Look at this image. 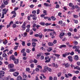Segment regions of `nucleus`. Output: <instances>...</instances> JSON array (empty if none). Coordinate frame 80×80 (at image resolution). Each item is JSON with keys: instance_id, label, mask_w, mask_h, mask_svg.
<instances>
[{"instance_id": "9d476101", "label": "nucleus", "mask_w": 80, "mask_h": 80, "mask_svg": "<svg viewBox=\"0 0 80 80\" xmlns=\"http://www.w3.org/2000/svg\"><path fill=\"white\" fill-rule=\"evenodd\" d=\"M13 75L14 77H17L19 75V72H15L13 74Z\"/></svg>"}, {"instance_id": "338daca9", "label": "nucleus", "mask_w": 80, "mask_h": 80, "mask_svg": "<svg viewBox=\"0 0 80 80\" xmlns=\"http://www.w3.org/2000/svg\"><path fill=\"white\" fill-rule=\"evenodd\" d=\"M14 56H15L16 57H17V56L18 55V54H17V52H15L14 53Z\"/></svg>"}, {"instance_id": "09e8293b", "label": "nucleus", "mask_w": 80, "mask_h": 80, "mask_svg": "<svg viewBox=\"0 0 80 80\" xmlns=\"http://www.w3.org/2000/svg\"><path fill=\"white\" fill-rule=\"evenodd\" d=\"M26 32H30V29H29V28H27V29L26 30Z\"/></svg>"}, {"instance_id": "dca6fc26", "label": "nucleus", "mask_w": 80, "mask_h": 80, "mask_svg": "<svg viewBox=\"0 0 80 80\" xmlns=\"http://www.w3.org/2000/svg\"><path fill=\"white\" fill-rule=\"evenodd\" d=\"M66 47H67L66 45H62L60 46L59 48H66Z\"/></svg>"}, {"instance_id": "9b49d317", "label": "nucleus", "mask_w": 80, "mask_h": 80, "mask_svg": "<svg viewBox=\"0 0 80 80\" xmlns=\"http://www.w3.org/2000/svg\"><path fill=\"white\" fill-rule=\"evenodd\" d=\"M70 55V53L68 52H66L65 54H62V57H65L66 56Z\"/></svg>"}, {"instance_id": "2eb2a0df", "label": "nucleus", "mask_w": 80, "mask_h": 80, "mask_svg": "<svg viewBox=\"0 0 80 80\" xmlns=\"http://www.w3.org/2000/svg\"><path fill=\"white\" fill-rule=\"evenodd\" d=\"M41 57V53H39L37 55L36 57L37 59H38V58H40Z\"/></svg>"}, {"instance_id": "f3484780", "label": "nucleus", "mask_w": 80, "mask_h": 80, "mask_svg": "<svg viewBox=\"0 0 80 80\" xmlns=\"http://www.w3.org/2000/svg\"><path fill=\"white\" fill-rule=\"evenodd\" d=\"M7 13V10L5 11V12H4L3 14H2V16L1 17V18H4V14H5V15Z\"/></svg>"}, {"instance_id": "6e6d98bb", "label": "nucleus", "mask_w": 80, "mask_h": 80, "mask_svg": "<svg viewBox=\"0 0 80 80\" xmlns=\"http://www.w3.org/2000/svg\"><path fill=\"white\" fill-rule=\"evenodd\" d=\"M56 8H58L59 7H60V6L58 4H57L56 5Z\"/></svg>"}, {"instance_id": "e2e57ef3", "label": "nucleus", "mask_w": 80, "mask_h": 80, "mask_svg": "<svg viewBox=\"0 0 80 80\" xmlns=\"http://www.w3.org/2000/svg\"><path fill=\"white\" fill-rule=\"evenodd\" d=\"M76 78H77V77H76V76H74L72 78V80H75L76 79Z\"/></svg>"}, {"instance_id": "c9c22d12", "label": "nucleus", "mask_w": 80, "mask_h": 80, "mask_svg": "<svg viewBox=\"0 0 80 80\" xmlns=\"http://www.w3.org/2000/svg\"><path fill=\"white\" fill-rule=\"evenodd\" d=\"M27 32H25L24 33V37H26L27 36Z\"/></svg>"}, {"instance_id": "680f3d73", "label": "nucleus", "mask_w": 80, "mask_h": 80, "mask_svg": "<svg viewBox=\"0 0 80 80\" xmlns=\"http://www.w3.org/2000/svg\"><path fill=\"white\" fill-rule=\"evenodd\" d=\"M72 5H73V3H70L69 4V7H72Z\"/></svg>"}, {"instance_id": "052dcab7", "label": "nucleus", "mask_w": 80, "mask_h": 80, "mask_svg": "<svg viewBox=\"0 0 80 80\" xmlns=\"http://www.w3.org/2000/svg\"><path fill=\"white\" fill-rule=\"evenodd\" d=\"M40 27V26L39 25H37L36 26V27L37 28V29H39V27Z\"/></svg>"}, {"instance_id": "69168bd1", "label": "nucleus", "mask_w": 80, "mask_h": 80, "mask_svg": "<svg viewBox=\"0 0 80 80\" xmlns=\"http://www.w3.org/2000/svg\"><path fill=\"white\" fill-rule=\"evenodd\" d=\"M40 17L43 18L44 17H45V14H41L40 15Z\"/></svg>"}, {"instance_id": "4be33fe9", "label": "nucleus", "mask_w": 80, "mask_h": 80, "mask_svg": "<svg viewBox=\"0 0 80 80\" xmlns=\"http://www.w3.org/2000/svg\"><path fill=\"white\" fill-rule=\"evenodd\" d=\"M3 44H4V45H6L7 43H8V41H7V39H6L5 41H3Z\"/></svg>"}, {"instance_id": "cd10ccee", "label": "nucleus", "mask_w": 80, "mask_h": 80, "mask_svg": "<svg viewBox=\"0 0 80 80\" xmlns=\"http://www.w3.org/2000/svg\"><path fill=\"white\" fill-rule=\"evenodd\" d=\"M12 53H13V51L11 50L9 51V52L7 54L8 55H10V54H12Z\"/></svg>"}, {"instance_id": "79ce46f5", "label": "nucleus", "mask_w": 80, "mask_h": 80, "mask_svg": "<svg viewBox=\"0 0 80 80\" xmlns=\"http://www.w3.org/2000/svg\"><path fill=\"white\" fill-rule=\"evenodd\" d=\"M29 16H30V17H33L34 16H37V15H36V14H34L33 15L30 14Z\"/></svg>"}, {"instance_id": "f257e3e1", "label": "nucleus", "mask_w": 80, "mask_h": 80, "mask_svg": "<svg viewBox=\"0 0 80 80\" xmlns=\"http://www.w3.org/2000/svg\"><path fill=\"white\" fill-rule=\"evenodd\" d=\"M10 58H11L14 61V63L15 65H18V64L19 62V60L18 59L15 58V56L13 55H12L10 57Z\"/></svg>"}, {"instance_id": "864d4df0", "label": "nucleus", "mask_w": 80, "mask_h": 80, "mask_svg": "<svg viewBox=\"0 0 80 80\" xmlns=\"http://www.w3.org/2000/svg\"><path fill=\"white\" fill-rule=\"evenodd\" d=\"M3 57H7V54L6 53H3L2 55Z\"/></svg>"}, {"instance_id": "473e14b6", "label": "nucleus", "mask_w": 80, "mask_h": 80, "mask_svg": "<svg viewBox=\"0 0 80 80\" xmlns=\"http://www.w3.org/2000/svg\"><path fill=\"white\" fill-rule=\"evenodd\" d=\"M60 35L61 37H63L65 35V33L64 32H61L60 33Z\"/></svg>"}, {"instance_id": "a19ab883", "label": "nucleus", "mask_w": 80, "mask_h": 80, "mask_svg": "<svg viewBox=\"0 0 80 80\" xmlns=\"http://www.w3.org/2000/svg\"><path fill=\"white\" fill-rule=\"evenodd\" d=\"M37 41H38V40L36 39H32V42H37Z\"/></svg>"}, {"instance_id": "f8f14e48", "label": "nucleus", "mask_w": 80, "mask_h": 80, "mask_svg": "<svg viewBox=\"0 0 80 80\" xmlns=\"http://www.w3.org/2000/svg\"><path fill=\"white\" fill-rule=\"evenodd\" d=\"M3 2L4 5H7L8 4V1L7 0H3Z\"/></svg>"}, {"instance_id": "aec40b11", "label": "nucleus", "mask_w": 80, "mask_h": 80, "mask_svg": "<svg viewBox=\"0 0 80 80\" xmlns=\"http://www.w3.org/2000/svg\"><path fill=\"white\" fill-rule=\"evenodd\" d=\"M48 44L49 46H53V43L52 42H48Z\"/></svg>"}, {"instance_id": "a211bd4d", "label": "nucleus", "mask_w": 80, "mask_h": 80, "mask_svg": "<svg viewBox=\"0 0 80 80\" xmlns=\"http://www.w3.org/2000/svg\"><path fill=\"white\" fill-rule=\"evenodd\" d=\"M70 65L69 64L67 63L65 65V68H68L70 67Z\"/></svg>"}, {"instance_id": "f704fd0d", "label": "nucleus", "mask_w": 80, "mask_h": 80, "mask_svg": "<svg viewBox=\"0 0 80 80\" xmlns=\"http://www.w3.org/2000/svg\"><path fill=\"white\" fill-rule=\"evenodd\" d=\"M67 35L68 36H69V37H70L72 36V33L70 32H68L67 33Z\"/></svg>"}, {"instance_id": "c756f323", "label": "nucleus", "mask_w": 80, "mask_h": 80, "mask_svg": "<svg viewBox=\"0 0 80 80\" xmlns=\"http://www.w3.org/2000/svg\"><path fill=\"white\" fill-rule=\"evenodd\" d=\"M39 37L40 38H42V37H43V34H42V33H41V34H39Z\"/></svg>"}, {"instance_id": "c85d7f7f", "label": "nucleus", "mask_w": 80, "mask_h": 80, "mask_svg": "<svg viewBox=\"0 0 80 80\" xmlns=\"http://www.w3.org/2000/svg\"><path fill=\"white\" fill-rule=\"evenodd\" d=\"M46 42H44L42 43V47H46Z\"/></svg>"}, {"instance_id": "603ef678", "label": "nucleus", "mask_w": 80, "mask_h": 80, "mask_svg": "<svg viewBox=\"0 0 80 80\" xmlns=\"http://www.w3.org/2000/svg\"><path fill=\"white\" fill-rule=\"evenodd\" d=\"M71 55H74V52H72L71 53L68 52Z\"/></svg>"}, {"instance_id": "e433bc0d", "label": "nucleus", "mask_w": 80, "mask_h": 80, "mask_svg": "<svg viewBox=\"0 0 80 80\" xmlns=\"http://www.w3.org/2000/svg\"><path fill=\"white\" fill-rule=\"evenodd\" d=\"M16 27H17V25H16L15 24H14L12 25V27L13 28H16Z\"/></svg>"}, {"instance_id": "de8ad7c7", "label": "nucleus", "mask_w": 80, "mask_h": 80, "mask_svg": "<svg viewBox=\"0 0 80 80\" xmlns=\"http://www.w3.org/2000/svg\"><path fill=\"white\" fill-rule=\"evenodd\" d=\"M38 68H40V69H42V66H41L39 65H38L37 66Z\"/></svg>"}, {"instance_id": "7c9ffc66", "label": "nucleus", "mask_w": 80, "mask_h": 80, "mask_svg": "<svg viewBox=\"0 0 80 80\" xmlns=\"http://www.w3.org/2000/svg\"><path fill=\"white\" fill-rule=\"evenodd\" d=\"M51 18H52V20H53V21H55V20H56V18L54 17L53 16L51 17Z\"/></svg>"}, {"instance_id": "393cba45", "label": "nucleus", "mask_w": 80, "mask_h": 80, "mask_svg": "<svg viewBox=\"0 0 80 80\" xmlns=\"http://www.w3.org/2000/svg\"><path fill=\"white\" fill-rule=\"evenodd\" d=\"M43 13H44L45 15H47V11L46 10H44L43 11Z\"/></svg>"}, {"instance_id": "4c0bfd02", "label": "nucleus", "mask_w": 80, "mask_h": 80, "mask_svg": "<svg viewBox=\"0 0 80 80\" xmlns=\"http://www.w3.org/2000/svg\"><path fill=\"white\" fill-rule=\"evenodd\" d=\"M22 46H25V42L22 41Z\"/></svg>"}, {"instance_id": "ddd939ff", "label": "nucleus", "mask_w": 80, "mask_h": 80, "mask_svg": "<svg viewBox=\"0 0 80 80\" xmlns=\"http://www.w3.org/2000/svg\"><path fill=\"white\" fill-rule=\"evenodd\" d=\"M21 53H23V57H25L26 56L27 54L26 53V52H25V51L24 50H22L21 51Z\"/></svg>"}, {"instance_id": "49530a36", "label": "nucleus", "mask_w": 80, "mask_h": 80, "mask_svg": "<svg viewBox=\"0 0 80 80\" xmlns=\"http://www.w3.org/2000/svg\"><path fill=\"white\" fill-rule=\"evenodd\" d=\"M37 12L36 11V10H34L33 11H32V13H33L34 14H35Z\"/></svg>"}, {"instance_id": "4468645a", "label": "nucleus", "mask_w": 80, "mask_h": 80, "mask_svg": "<svg viewBox=\"0 0 80 80\" xmlns=\"http://www.w3.org/2000/svg\"><path fill=\"white\" fill-rule=\"evenodd\" d=\"M74 58L75 60L77 61L78 60V55H76L75 56V57H74Z\"/></svg>"}, {"instance_id": "2f4dec72", "label": "nucleus", "mask_w": 80, "mask_h": 80, "mask_svg": "<svg viewBox=\"0 0 80 80\" xmlns=\"http://www.w3.org/2000/svg\"><path fill=\"white\" fill-rule=\"evenodd\" d=\"M22 75H23V77L24 78H27V75L25 74L24 72H23L22 73Z\"/></svg>"}, {"instance_id": "0e129e2a", "label": "nucleus", "mask_w": 80, "mask_h": 80, "mask_svg": "<svg viewBox=\"0 0 80 80\" xmlns=\"http://www.w3.org/2000/svg\"><path fill=\"white\" fill-rule=\"evenodd\" d=\"M39 12H40V10L39 9H38L37 10V15H38V14L39 13Z\"/></svg>"}, {"instance_id": "3c124183", "label": "nucleus", "mask_w": 80, "mask_h": 80, "mask_svg": "<svg viewBox=\"0 0 80 80\" xmlns=\"http://www.w3.org/2000/svg\"><path fill=\"white\" fill-rule=\"evenodd\" d=\"M26 71L27 72H29L30 71V68H27L26 69Z\"/></svg>"}, {"instance_id": "1a4fd4ad", "label": "nucleus", "mask_w": 80, "mask_h": 80, "mask_svg": "<svg viewBox=\"0 0 80 80\" xmlns=\"http://www.w3.org/2000/svg\"><path fill=\"white\" fill-rule=\"evenodd\" d=\"M44 68L45 69H47V70H48V71L49 72H52V69H51V68H48V66H45Z\"/></svg>"}, {"instance_id": "20e7f679", "label": "nucleus", "mask_w": 80, "mask_h": 80, "mask_svg": "<svg viewBox=\"0 0 80 80\" xmlns=\"http://www.w3.org/2000/svg\"><path fill=\"white\" fill-rule=\"evenodd\" d=\"M45 60H46L45 61V63H49L50 62V60H51V58H49V56H47L45 58Z\"/></svg>"}, {"instance_id": "774afa93", "label": "nucleus", "mask_w": 80, "mask_h": 80, "mask_svg": "<svg viewBox=\"0 0 80 80\" xmlns=\"http://www.w3.org/2000/svg\"><path fill=\"white\" fill-rule=\"evenodd\" d=\"M15 70L13 69H11L10 70V72H15Z\"/></svg>"}, {"instance_id": "72a5a7b5", "label": "nucleus", "mask_w": 80, "mask_h": 80, "mask_svg": "<svg viewBox=\"0 0 80 80\" xmlns=\"http://www.w3.org/2000/svg\"><path fill=\"white\" fill-rule=\"evenodd\" d=\"M62 23H63V21L62 20H60L58 22V24H60V25H62Z\"/></svg>"}, {"instance_id": "423d86ee", "label": "nucleus", "mask_w": 80, "mask_h": 80, "mask_svg": "<svg viewBox=\"0 0 80 80\" xmlns=\"http://www.w3.org/2000/svg\"><path fill=\"white\" fill-rule=\"evenodd\" d=\"M14 67H15V66L13 64H9L8 65V68H12Z\"/></svg>"}, {"instance_id": "58836bf2", "label": "nucleus", "mask_w": 80, "mask_h": 80, "mask_svg": "<svg viewBox=\"0 0 80 80\" xmlns=\"http://www.w3.org/2000/svg\"><path fill=\"white\" fill-rule=\"evenodd\" d=\"M80 46H78L75 49V50H79V47Z\"/></svg>"}, {"instance_id": "8fccbe9b", "label": "nucleus", "mask_w": 80, "mask_h": 80, "mask_svg": "<svg viewBox=\"0 0 80 80\" xmlns=\"http://www.w3.org/2000/svg\"><path fill=\"white\" fill-rule=\"evenodd\" d=\"M74 18H78V16L76 15H74L73 16Z\"/></svg>"}, {"instance_id": "b1692460", "label": "nucleus", "mask_w": 80, "mask_h": 80, "mask_svg": "<svg viewBox=\"0 0 80 80\" xmlns=\"http://www.w3.org/2000/svg\"><path fill=\"white\" fill-rule=\"evenodd\" d=\"M29 33L30 35H32V34H33V30H31L30 31Z\"/></svg>"}, {"instance_id": "5701e85b", "label": "nucleus", "mask_w": 80, "mask_h": 80, "mask_svg": "<svg viewBox=\"0 0 80 80\" xmlns=\"http://www.w3.org/2000/svg\"><path fill=\"white\" fill-rule=\"evenodd\" d=\"M43 5L45 6V7H49V4L45 3L43 4Z\"/></svg>"}, {"instance_id": "bb28decb", "label": "nucleus", "mask_w": 80, "mask_h": 80, "mask_svg": "<svg viewBox=\"0 0 80 80\" xmlns=\"http://www.w3.org/2000/svg\"><path fill=\"white\" fill-rule=\"evenodd\" d=\"M32 47H35V46H36V43L35 42H33L32 43Z\"/></svg>"}, {"instance_id": "f03ea898", "label": "nucleus", "mask_w": 80, "mask_h": 80, "mask_svg": "<svg viewBox=\"0 0 80 80\" xmlns=\"http://www.w3.org/2000/svg\"><path fill=\"white\" fill-rule=\"evenodd\" d=\"M39 24L41 25H42V26H45V25L46 26H49V25H52V23H45L44 22H41Z\"/></svg>"}, {"instance_id": "0eeeda50", "label": "nucleus", "mask_w": 80, "mask_h": 80, "mask_svg": "<svg viewBox=\"0 0 80 80\" xmlns=\"http://www.w3.org/2000/svg\"><path fill=\"white\" fill-rule=\"evenodd\" d=\"M75 8L77 10V11H76L77 12H80V7L78 6V5H75Z\"/></svg>"}, {"instance_id": "ea45409f", "label": "nucleus", "mask_w": 80, "mask_h": 80, "mask_svg": "<svg viewBox=\"0 0 80 80\" xmlns=\"http://www.w3.org/2000/svg\"><path fill=\"white\" fill-rule=\"evenodd\" d=\"M44 54L46 55V56H48V55H50V53L49 52H46Z\"/></svg>"}, {"instance_id": "412c9836", "label": "nucleus", "mask_w": 80, "mask_h": 80, "mask_svg": "<svg viewBox=\"0 0 80 80\" xmlns=\"http://www.w3.org/2000/svg\"><path fill=\"white\" fill-rule=\"evenodd\" d=\"M36 16H34V17H32L33 20H36L37 19V17Z\"/></svg>"}, {"instance_id": "a878e982", "label": "nucleus", "mask_w": 80, "mask_h": 80, "mask_svg": "<svg viewBox=\"0 0 80 80\" xmlns=\"http://www.w3.org/2000/svg\"><path fill=\"white\" fill-rule=\"evenodd\" d=\"M2 74H5V72L3 71H0V75H2Z\"/></svg>"}, {"instance_id": "6ab92c4d", "label": "nucleus", "mask_w": 80, "mask_h": 80, "mask_svg": "<svg viewBox=\"0 0 80 80\" xmlns=\"http://www.w3.org/2000/svg\"><path fill=\"white\" fill-rule=\"evenodd\" d=\"M22 78L20 77V76H19L17 77V80H22Z\"/></svg>"}, {"instance_id": "4d7b16f0", "label": "nucleus", "mask_w": 80, "mask_h": 80, "mask_svg": "<svg viewBox=\"0 0 80 80\" xmlns=\"http://www.w3.org/2000/svg\"><path fill=\"white\" fill-rule=\"evenodd\" d=\"M30 67L31 68H33L34 67V64H32L30 65Z\"/></svg>"}, {"instance_id": "5fc2aeb1", "label": "nucleus", "mask_w": 80, "mask_h": 80, "mask_svg": "<svg viewBox=\"0 0 80 80\" xmlns=\"http://www.w3.org/2000/svg\"><path fill=\"white\" fill-rule=\"evenodd\" d=\"M53 43L54 44H56V43H57V40H54V41L53 42Z\"/></svg>"}, {"instance_id": "bf43d9fd", "label": "nucleus", "mask_w": 80, "mask_h": 80, "mask_svg": "<svg viewBox=\"0 0 80 80\" xmlns=\"http://www.w3.org/2000/svg\"><path fill=\"white\" fill-rule=\"evenodd\" d=\"M49 35L50 36H53V35H54V34L52 32H51L50 33Z\"/></svg>"}, {"instance_id": "13d9d810", "label": "nucleus", "mask_w": 80, "mask_h": 80, "mask_svg": "<svg viewBox=\"0 0 80 80\" xmlns=\"http://www.w3.org/2000/svg\"><path fill=\"white\" fill-rule=\"evenodd\" d=\"M30 45H31V43L30 42H28L27 43V46H28V47H29Z\"/></svg>"}, {"instance_id": "c03bdc74", "label": "nucleus", "mask_w": 80, "mask_h": 80, "mask_svg": "<svg viewBox=\"0 0 80 80\" xmlns=\"http://www.w3.org/2000/svg\"><path fill=\"white\" fill-rule=\"evenodd\" d=\"M54 55L55 56V57H58H58H60V55L57 54H55Z\"/></svg>"}, {"instance_id": "39448f33", "label": "nucleus", "mask_w": 80, "mask_h": 80, "mask_svg": "<svg viewBox=\"0 0 80 80\" xmlns=\"http://www.w3.org/2000/svg\"><path fill=\"white\" fill-rule=\"evenodd\" d=\"M5 77L4 76V75H0V80H5Z\"/></svg>"}, {"instance_id": "7ed1b4c3", "label": "nucleus", "mask_w": 80, "mask_h": 80, "mask_svg": "<svg viewBox=\"0 0 80 80\" xmlns=\"http://www.w3.org/2000/svg\"><path fill=\"white\" fill-rule=\"evenodd\" d=\"M27 24V23L26 22H23V24L22 25L21 27L22 28V30L23 31L24 30H25V29H26V28L27 27H26V25Z\"/></svg>"}, {"instance_id": "6e6552de", "label": "nucleus", "mask_w": 80, "mask_h": 80, "mask_svg": "<svg viewBox=\"0 0 80 80\" xmlns=\"http://www.w3.org/2000/svg\"><path fill=\"white\" fill-rule=\"evenodd\" d=\"M68 58L69 61L70 62H72V61H73L72 57L70 56H69L68 57Z\"/></svg>"}, {"instance_id": "37998d69", "label": "nucleus", "mask_w": 80, "mask_h": 80, "mask_svg": "<svg viewBox=\"0 0 80 80\" xmlns=\"http://www.w3.org/2000/svg\"><path fill=\"white\" fill-rule=\"evenodd\" d=\"M74 45H78V42H77V41H74Z\"/></svg>"}, {"instance_id": "a18cd8bd", "label": "nucleus", "mask_w": 80, "mask_h": 80, "mask_svg": "<svg viewBox=\"0 0 80 80\" xmlns=\"http://www.w3.org/2000/svg\"><path fill=\"white\" fill-rule=\"evenodd\" d=\"M79 66H77L76 67H74V69H77V70H78L79 68Z\"/></svg>"}]
</instances>
